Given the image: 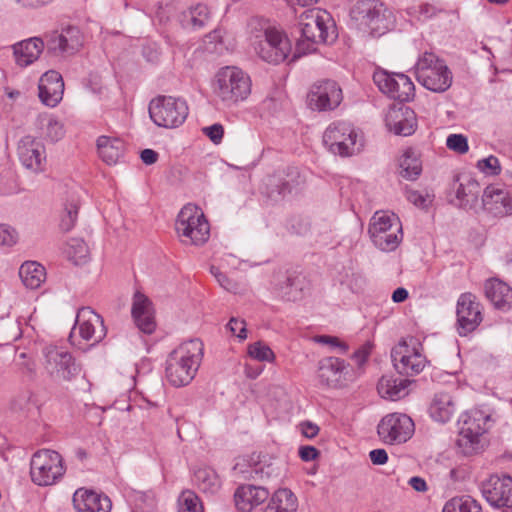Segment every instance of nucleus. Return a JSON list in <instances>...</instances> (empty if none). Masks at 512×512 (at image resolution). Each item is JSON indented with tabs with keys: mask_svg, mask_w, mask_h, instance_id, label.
<instances>
[{
	"mask_svg": "<svg viewBox=\"0 0 512 512\" xmlns=\"http://www.w3.org/2000/svg\"><path fill=\"white\" fill-rule=\"evenodd\" d=\"M204 345L200 339L183 342L166 359L165 375L174 387L188 385L195 377L202 358Z\"/></svg>",
	"mask_w": 512,
	"mask_h": 512,
	"instance_id": "nucleus-1",
	"label": "nucleus"
},
{
	"mask_svg": "<svg viewBox=\"0 0 512 512\" xmlns=\"http://www.w3.org/2000/svg\"><path fill=\"white\" fill-rule=\"evenodd\" d=\"M213 93L226 107L244 101L251 93V79L234 66L221 68L215 75Z\"/></svg>",
	"mask_w": 512,
	"mask_h": 512,
	"instance_id": "nucleus-2",
	"label": "nucleus"
},
{
	"mask_svg": "<svg viewBox=\"0 0 512 512\" xmlns=\"http://www.w3.org/2000/svg\"><path fill=\"white\" fill-rule=\"evenodd\" d=\"M415 75L422 86L435 93L445 92L452 85L451 70L444 60L433 53L425 52L419 57L415 65Z\"/></svg>",
	"mask_w": 512,
	"mask_h": 512,
	"instance_id": "nucleus-3",
	"label": "nucleus"
},
{
	"mask_svg": "<svg viewBox=\"0 0 512 512\" xmlns=\"http://www.w3.org/2000/svg\"><path fill=\"white\" fill-rule=\"evenodd\" d=\"M175 229L184 244L200 246L210 236V225L202 209L193 204H187L180 210Z\"/></svg>",
	"mask_w": 512,
	"mask_h": 512,
	"instance_id": "nucleus-4",
	"label": "nucleus"
},
{
	"mask_svg": "<svg viewBox=\"0 0 512 512\" xmlns=\"http://www.w3.org/2000/svg\"><path fill=\"white\" fill-rule=\"evenodd\" d=\"M330 16L326 12L311 10L300 16L301 40L297 51L307 53L313 44L326 43L334 39L333 25L328 26Z\"/></svg>",
	"mask_w": 512,
	"mask_h": 512,
	"instance_id": "nucleus-5",
	"label": "nucleus"
},
{
	"mask_svg": "<svg viewBox=\"0 0 512 512\" xmlns=\"http://www.w3.org/2000/svg\"><path fill=\"white\" fill-rule=\"evenodd\" d=\"M352 14L373 36L384 35L394 25L393 12L380 0H359Z\"/></svg>",
	"mask_w": 512,
	"mask_h": 512,
	"instance_id": "nucleus-6",
	"label": "nucleus"
},
{
	"mask_svg": "<svg viewBox=\"0 0 512 512\" xmlns=\"http://www.w3.org/2000/svg\"><path fill=\"white\" fill-rule=\"evenodd\" d=\"M323 143L328 150L341 157H349L362 150L363 142L357 130L348 122L330 124L323 135Z\"/></svg>",
	"mask_w": 512,
	"mask_h": 512,
	"instance_id": "nucleus-7",
	"label": "nucleus"
},
{
	"mask_svg": "<svg viewBox=\"0 0 512 512\" xmlns=\"http://www.w3.org/2000/svg\"><path fill=\"white\" fill-rule=\"evenodd\" d=\"M391 358L397 372L405 376L418 375L428 363L423 354V345L415 337L402 339L392 349Z\"/></svg>",
	"mask_w": 512,
	"mask_h": 512,
	"instance_id": "nucleus-8",
	"label": "nucleus"
},
{
	"mask_svg": "<svg viewBox=\"0 0 512 512\" xmlns=\"http://www.w3.org/2000/svg\"><path fill=\"white\" fill-rule=\"evenodd\" d=\"M62 456L54 450L41 449L35 452L30 462L31 480L38 486L57 483L65 473Z\"/></svg>",
	"mask_w": 512,
	"mask_h": 512,
	"instance_id": "nucleus-9",
	"label": "nucleus"
},
{
	"mask_svg": "<svg viewBox=\"0 0 512 512\" xmlns=\"http://www.w3.org/2000/svg\"><path fill=\"white\" fill-rule=\"evenodd\" d=\"M489 418L478 409L470 410L460 416L456 444L463 455L469 456L480 450V437L486 432L485 426Z\"/></svg>",
	"mask_w": 512,
	"mask_h": 512,
	"instance_id": "nucleus-10",
	"label": "nucleus"
},
{
	"mask_svg": "<svg viewBox=\"0 0 512 512\" xmlns=\"http://www.w3.org/2000/svg\"><path fill=\"white\" fill-rule=\"evenodd\" d=\"M151 120L159 127L176 128L182 125L189 113L186 101L172 96H158L149 103Z\"/></svg>",
	"mask_w": 512,
	"mask_h": 512,
	"instance_id": "nucleus-11",
	"label": "nucleus"
},
{
	"mask_svg": "<svg viewBox=\"0 0 512 512\" xmlns=\"http://www.w3.org/2000/svg\"><path fill=\"white\" fill-rule=\"evenodd\" d=\"M107 335L104 319L90 307L78 310L75 324L69 335V341L79 346L81 341H91V346L99 344Z\"/></svg>",
	"mask_w": 512,
	"mask_h": 512,
	"instance_id": "nucleus-12",
	"label": "nucleus"
},
{
	"mask_svg": "<svg viewBox=\"0 0 512 512\" xmlns=\"http://www.w3.org/2000/svg\"><path fill=\"white\" fill-rule=\"evenodd\" d=\"M305 182V176L297 167H287L266 178L263 193L272 201L278 202L299 193Z\"/></svg>",
	"mask_w": 512,
	"mask_h": 512,
	"instance_id": "nucleus-13",
	"label": "nucleus"
},
{
	"mask_svg": "<svg viewBox=\"0 0 512 512\" xmlns=\"http://www.w3.org/2000/svg\"><path fill=\"white\" fill-rule=\"evenodd\" d=\"M253 45L259 57L272 64L284 61L291 51V44L287 36L272 27L259 31L255 35Z\"/></svg>",
	"mask_w": 512,
	"mask_h": 512,
	"instance_id": "nucleus-14",
	"label": "nucleus"
},
{
	"mask_svg": "<svg viewBox=\"0 0 512 512\" xmlns=\"http://www.w3.org/2000/svg\"><path fill=\"white\" fill-rule=\"evenodd\" d=\"M373 80L381 92L400 102H408L415 95V86L411 79L403 73L376 71Z\"/></svg>",
	"mask_w": 512,
	"mask_h": 512,
	"instance_id": "nucleus-15",
	"label": "nucleus"
},
{
	"mask_svg": "<svg viewBox=\"0 0 512 512\" xmlns=\"http://www.w3.org/2000/svg\"><path fill=\"white\" fill-rule=\"evenodd\" d=\"M457 332L460 336H467L475 331L483 320L482 305L477 297L470 293H462L456 305Z\"/></svg>",
	"mask_w": 512,
	"mask_h": 512,
	"instance_id": "nucleus-16",
	"label": "nucleus"
},
{
	"mask_svg": "<svg viewBox=\"0 0 512 512\" xmlns=\"http://www.w3.org/2000/svg\"><path fill=\"white\" fill-rule=\"evenodd\" d=\"M43 353L45 368L52 376L71 381L81 372L80 365L68 351L56 346H48Z\"/></svg>",
	"mask_w": 512,
	"mask_h": 512,
	"instance_id": "nucleus-17",
	"label": "nucleus"
},
{
	"mask_svg": "<svg viewBox=\"0 0 512 512\" xmlns=\"http://www.w3.org/2000/svg\"><path fill=\"white\" fill-rule=\"evenodd\" d=\"M381 440L387 444L406 442L414 432V423L406 414L392 413L386 415L377 427Z\"/></svg>",
	"mask_w": 512,
	"mask_h": 512,
	"instance_id": "nucleus-18",
	"label": "nucleus"
},
{
	"mask_svg": "<svg viewBox=\"0 0 512 512\" xmlns=\"http://www.w3.org/2000/svg\"><path fill=\"white\" fill-rule=\"evenodd\" d=\"M481 493L495 508H512V476L494 474L481 483Z\"/></svg>",
	"mask_w": 512,
	"mask_h": 512,
	"instance_id": "nucleus-19",
	"label": "nucleus"
},
{
	"mask_svg": "<svg viewBox=\"0 0 512 512\" xmlns=\"http://www.w3.org/2000/svg\"><path fill=\"white\" fill-rule=\"evenodd\" d=\"M46 49L56 56L76 53L83 44L80 30L75 26H67L61 31H53L45 35Z\"/></svg>",
	"mask_w": 512,
	"mask_h": 512,
	"instance_id": "nucleus-20",
	"label": "nucleus"
},
{
	"mask_svg": "<svg viewBox=\"0 0 512 512\" xmlns=\"http://www.w3.org/2000/svg\"><path fill=\"white\" fill-rule=\"evenodd\" d=\"M342 100V89L333 80H324L315 84L308 95L310 108L317 111L334 110Z\"/></svg>",
	"mask_w": 512,
	"mask_h": 512,
	"instance_id": "nucleus-21",
	"label": "nucleus"
},
{
	"mask_svg": "<svg viewBox=\"0 0 512 512\" xmlns=\"http://www.w3.org/2000/svg\"><path fill=\"white\" fill-rule=\"evenodd\" d=\"M350 365L337 357H325L318 362L317 378L320 385L341 388L347 383Z\"/></svg>",
	"mask_w": 512,
	"mask_h": 512,
	"instance_id": "nucleus-22",
	"label": "nucleus"
},
{
	"mask_svg": "<svg viewBox=\"0 0 512 512\" xmlns=\"http://www.w3.org/2000/svg\"><path fill=\"white\" fill-rule=\"evenodd\" d=\"M17 150L20 162L27 169L34 172L44 170L46 152L44 145L40 141L30 135L24 136L19 141Z\"/></svg>",
	"mask_w": 512,
	"mask_h": 512,
	"instance_id": "nucleus-23",
	"label": "nucleus"
},
{
	"mask_svg": "<svg viewBox=\"0 0 512 512\" xmlns=\"http://www.w3.org/2000/svg\"><path fill=\"white\" fill-rule=\"evenodd\" d=\"M484 210L495 217H504L512 214V198L509 192L498 185H489L482 196Z\"/></svg>",
	"mask_w": 512,
	"mask_h": 512,
	"instance_id": "nucleus-24",
	"label": "nucleus"
},
{
	"mask_svg": "<svg viewBox=\"0 0 512 512\" xmlns=\"http://www.w3.org/2000/svg\"><path fill=\"white\" fill-rule=\"evenodd\" d=\"M41 102L49 107H55L63 97L64 82L61 74L55 70L45 72L38 85Z\"/></svg>",
	"mask_w": 512,
	"mask_h": 512,
	"instance_id": "nucleus-25",
	"label": "nucleus"
},
{
	"mask_svg": "<svg viewBox=\"0 0 512 512\" xmlns=\"http://www.w3.org/2000/svg\"><path fill=\"white\" fill-rule=\"evenodd\" d=\"M270 493L262 486L243 484L234 493L236 509L239 512H252L256 507L268 500Z\"/></svg>",
	"mask_w": 512,
	"mask_h": 512,
	"instance_id": "nucleus-26",
	"label": "nucleus"
},
{
	"mask_svg": "<svg viewBox=\"0 0 512 512\" xmlns=\"http://www.w3.org/2000/svg\"><path fill=\"white\" fill-rule=\"evenodd\" d=\"M131 313L135 325L141 332L152 334L155 331L156 322L152 303L144 294L140 292L134 294Z\"/></svg>",
	"mask_w": 512,
	"mask_h": 512,
	"instance_id": "nucleus-27",
	"label": "nucleus"
},
{
	"mask_svg": "<svg viewBox=\"0 0 512 512\" xmlns=\"http://www.w3.org/2000/svg\"><path fill=\"white\" fill-rule=\"evenodd\" d=\"M73 505L77 512H110L112 508L108 496L86 489H78L74 493Z\"/></svg>",
	"mask_w": 512,
	"mask_h": 512,
	"instance_id": "nucleus-28",
	"label": "nucleus"
},
{
	"mask_svg": "<svg viewBox=\"0 0 512 512\" xmlns=\"http://www.w3.org/2000/svg\"><path fill=\"white\" fill-rule=\"evenodd\" d=\"M386 125L396 135L409 136L417 126L415 112L409 107L393 109L386 117Z\"/></svg>",
	"mask_w": 512,
	"mask_h": 512,
	"instance_id": "nucleus-29",
	"label": "nucleus"
},
{
	"mask_svg": "<svg viewBox=\"0 0 512 512\" xmlns=\"http://www.w3.org/2000/svg\"><path fill=\"white\" fill-rule=\"evenodd\" d=\"M484 292L492 305L501 311H509L512 308V288L505 282L492 278L485 282Z\"/></svg>",
	"mask_w": 512,
	"mask_h": 512,
	"instance_id": "nucleus-30",
	"label": "nucleus"
},
{
	"mask_svg": "<svg viewBox=\"0 0 512 512\" xmlns=\"http://www.w3.org/2000/svg\"><path fill=\"white\" fill-rule=\"evenodd\" d=\"M276 290L286 301H297L302 298L303 278L295 272L280 273L277 275Z\"/></svg>",
	"mask_w": 512,
	"mask_h": 512,
	"instance_id": "nucleus-31",
	"label": "nucleus"
},
{
	"mask_svg": "<svg viewBox=\"0 0 512 512\" xmlns=\"http://www.w3.org/2000/svg\"><path fill=\"white\" fill-rule=\"evenodd\" d=\"M249 477L254 480L277 478L280 468L268 455L253 453L249 459Z\"/></svg>",
	"mask_w": 512,
	"mask_h": 512,
	"instance_id": "nucleus-32",
	"label": "nucleus"
},
{
	"mask_svg": "<svg viewBox=\"0 0 512 512\" xmlns=\"http://www.w3.org/2000/svg\"><path fill=\"white\" fill-rule=\"evenodd\" d=\"M46 43L38 37L21 41L13 46L15 59L18 65L28 66L36 61L42 53Z\"/></svg>",
	"mask_w": 512,
	"mask_h": 512,
	"instance_id": "nucleus-33",
	"label": "nucleus"
},
{
	"mask_svg": "<svg viewBox=\"0 0 512 512\" xmlns=\"http://www.w3.org/2000/svg\"><path fill=\"white\" fill-rule=\"evenodd\" d=\"M410 384L411 381L408 379L384 375L378 382L377 390L382 398L397 401L408 394V386Z\"/></svg>",
	"mask_w": 512,
	"mask_h": 512,
	"instance_id": "nucleus-34",
	"label": "nucleus"
},
{
	"mask_svg": "<svg viewBox=\"0 0 512 512\" xmlns=\"http://www.w3.org/2000/svg\"><path fill=\"white\" fill-rule=\"evenodd\" d=\"M459 182L456 188V199L459 207L463 209H472L478 203V197L481 192L479 183L471 178L465 177L462 181L459 176L455 178Z\"/></svg>",
	"mask_w": 512,
	"mask_h": 512,
	"instance_id": "nucleus-35",
	"label": "nucleus"
},
{
	"mask_svg": "<svg viewBox=\"0 0 512 512\" xmlns=\"http://www.w3.org/2000/svg\"><path fill=\"white\" fill-rule=\"evenodd\" d=\"M97 149L100 158L108 165H114L123 157L124 141L109 136H100L97 139Z\"/></svg>",
	"mask_w": 512,
	"mask_h": 512,
	"instance_id": "nucleus-36",
	"label": "nucleus"
},
{
	"mask_svg": "<svg viewBox=\"0 0 512 512\" xmlns=\"http://www.w3.org/2000/svg\"><path fill=\"white\" fill-rule=\"evenodd\" d=\"M455 412L452 396L446 392L436 393L429 406V415L440 423L448 422Z\"/></svg>",
	"mask_w": 512,
	"mask_h": 512,
	"instance_id": "nucleus-37",
	"label": "nucleus"
},
{
	"mask_svg": "<svg viewBox=\"0 0 512 512\" xmlns=\"http://www.w3.org/2000/svg\"><path fill=\"white\" fill-rule=\"evenodd\" d=\"M298 500L295 494L287 489H278L271 496L265 512H296Z\"/></svg>",
	"mask_w": 512,
	"mask_h": 512,
	"instance_id": "nucleus-38",
	"label": "nucleus"
},
{
	"mask_svg": "<svg viewBox=\"0 0 512 512\" xmlns=\"http://www.w3.org/2000/svg\"><path fill=\"white\" fill-rule=\"evenodd\" d=\"M391 230L401 232L402 227L399 219L394 214L387 215L385 213L376 212L372 217L368 228L370 238L372 239L376 234L379 236Z\"/></svg>",
	"mask_w": 512,
	"mask_h": 512,
	"instance_id": "nucleus-39",
	"label": "nucleus"
},
{
	"mask_svg": "<svg viewBox=\"0 0 512 512\" xmlns=\"http://www.w3.org/2000/svg\"><path fill=\"white\" fill-rule=\"evenodd\" d=\"M422 172V163L412 148L405 150L399 159V174L410 181L416 180Z\"/></svg>",
	"mask_w": 512,
	"mask_h": 512,
	"instance_id": "nucleus-40",
	"label": "nucleus"
},
{
	"mask_svg": "<svg viewBox=\"0 0 512 512\" xmlns=\"http://www.w3.org/2000/svg\"><path fill=\"white\" fill-rule=\"evenodd\" d=\"M19 276L27 288L36 289L44 282L46 272L45 268L37 262H25L19 269Z\"/></svg>",
	"mask_w": 512,
	"mask_h": 512,
	"instance_id": "nucleus-41",
	"label": "nucleus"
},
{
	"mask_svg": "<svg viewBox=\"0 0 512 512\" xmlns=\"http://www.w3.org/2000/svg\"><path fill=\"white\" fill-rule=\"evenodd\" d=\"M194 482L201 491L211 494L218 491L221 485L216 472L208 467L199 468L194 472Z\"/></svg>",
	"mask_w": 512,
	"mask_h": 512,
	"instance_id": "nucleus-42",
	"label": "nucleus"
},
{
	"mask_svg": "<svg viewBox=\"0 0 512 512\" xmlns=\"http://www.w3.org/2000/svg\"><path fill=\"white\" fill-rule=\"evenodd\" d=\"M480 504L471 496L453 497L447 501L442 512H481Z\"/></svg>",
	"mask_w": 512,
	"mask_h": 512,
	"instance_id": "nucleus-43",
	"label": "nucleus"
},
{
	"mask_svg": "<svg viewBox=\"0 0 512 512\" xmlns=\"http://www.w3.org/2000/svg\"><path fill=\"white\" fill-rule=\"evenodd\" d=\"M65 253L74 264L78 265L87 262L89 248L83 239L71 238L67 242Z\"/></svg>",
	"mask_w": 512,
	"mask_h": 512,
	"instance_id": "nucleus-44",
	"label": "nucleus"
},
{
	"mask_svg": "<svg viewBox=\"0 0 512 512\" xmlns=\"http://www.w3.org/2000/svg\"><path fill=\"white\" fill-rule=\"evenodd\" d=\"M42 128H45L43 134L51 142H57L63 138L65 134L64 126L61 122L51 116L40 118Z\"/></svg>",
	"mask_w": 512,
	"mask_h": 512,
	"instance_id": "nucleus-45",
	"label": "nucleus"
},
{
	"mask_svg": "<svg viewBox=\"0 0 512 512\" xmlns=\"http://www.w3.org/2000/svg\"><path fill=\"white\" fill-rule=\"evenodd\" d=\"M402 239V231L397 232L396 230H391L389 232L383 233L379 236H375L372 238V242L374 245L382 251H393L395 250L400 241Z\"/></svg>",
	"mask_w": 512,
	"mask_h": 512,
	"instance_id": "nucleus-46",
	"label": "nucleus"
},
{
	"mask_svg": "<svg viewBox=\"0 0 512 512\" xmlns=\"http://www.w3.org/2000/svg\"><path fill=\"white\" fill-rule=\"evenodd\" d=\"M248 354L251 358L258 361L272 362L275 358L274 352L271 348L261 341L250 344L248 347Z\"/></svg>",
	"mask_w": 512,
	"mask_h": 512,
	"instance_id": "nucleus-47",
	"label": "nucleus"
},
{
	"mask_svg": "<svg viewBox=\"0 0 512 512\" xmlns=\"http://www.w3.org/2000/svg\"><path fill=\"white\" fill-rule=\"evenodd\" d=\"M78 209V205L74 202L65 205L59 224L63 232H69L75 226L78 217Z\"/></svg>",
	"mask_w": 512,
	"mask_h": 512,
	"instance_id": "nucleus-48",
	"label": "nucleus"
},
{
	"mask_svg": "<svg viewBox=\"0 0 512 512\" xmlns=\"http://www.w3.org/2000/svg\"><path fill=\"white\" fill-rule=\"evenodd\" d=\"M35 405L34 394L30 390L21 391L11 402V407L15 411H29Z\"/></svg>",
	"mask_w": 512,
	"mask_h": 512,
	"instance_id": "nucleus-49",
	"label": "nucleus"
},
{
	"mask_svg": "<svg viewBox=\"0 0 512 512\" xmlns=\"http://www.w3.org/2000/svg\"><path fill=\"white\" fill-rule=\"evenodd\" d=\"M191 23L196 28L203 27L209 19V10L206 5L198 4L190 11Z\"/></svg>",
	"mask_w": 512,
	"mask_h": 512,
	"instance_id": "nucleus-50",
	"label": "nucleus"
},
{
	"mask_svg": "<svg viewBox=\"0 0 512 512\" xmlns=\"http://www.w3.org/2000/svg\"><path fill=\"white\" fill-rule=\"evenodd\" d=\"M179 501V510H203L199 497L192 491H184Z\"/></svg>",
	"mask_w": 512,
	"mask_h": 512,
	"instance_id": "nucleus-51",
	"label": "nucleus"
},
{
	"mask_svg": "<svg viewBox=\"0 0 512 512\" xmlns=\"http://www.w3.org/2000/svg\"><path fill=\"white\" fill-rule=\"evenodd\" d=\"M446 145L450 150L459 154H464L468 151L467 138L462 134H451L447 137Z\"/></svg>",
	"mask_w": 512,
	"mask_h": 512,
	"instance_id": "nucleus-52",
	"label": "nucleus"
},
{
	"mask_svg": "<svg viewBox=\"0 0 512 512\" xmlns=\"http://www.w3.org/2000/svg\"><path fill=\"white\" fill-rule=\"evenodd\" d=\"M477 167L489 175H498L501 172L500 162L497 157L490 155L478 161Z\"/></svg>",
	"mask_w": 512,
	"mask_h": 512,
	"instance_id": "nucleus-53",
	"label": "nucleus"
},
{
	"mask_svg": "<svg viewBox=\"0 0 512 512\" xmlns=\"http://www.w3.org/2000/svg\"><path fill=\"white\" fill-rule=\"evenodd\" d=\"M407 199L409 202L413 203L416 207L425 209L427 208L433 201V196L429 194H422L416 190L407 191Z\"/></svg>",
	"mask_w": 512,
	"mask_h": 512,
	"instance_id": "nucleus-54",
	"label": "nucleus"
},
{
	"mask_svg": "<svg viewBox=\"0 0 512 512\" xmlns=\"http://www.w3.org/2000/svg\"><path fill=\"white\" fill-rule=\"evenodd\" d=\"M314 340L317 343L329 345L332 348H339L343 354H345L348 350V345L335 336L320 335L316 336Z\"/></svg>",
	"mask_w": 512,
	"mask_h": 512,
	"instance_id": "nucleus-55",
	"label": "nucleus"
},
{
	"mask_svg": "<svg viewBox=\"0 0 512 512\" xmlns=\"http://www.w3.org/2000/svg\"><path fill=\"white\" fill-rule=\"evenodd\" d=\"M227 328L230 332L236 335L240 340L247 338L246 323L244 320H240L232 317L227 324Z\"/></svg>",
	"mask_w": 512,
	"mask_h": 512,
	"instance_id": "nucleus-56",
	"label": "nucleus"
},
{
	"mask_svg": "<svg viewBox=\"0 0 512 512\" xmlns=\"http://www.w3.org/2000/svg\"><path fill=\"white\" fill-rule=\"evenodd\" d=\"M203 133L210 138L214 144H219L224 135V128L221 124L215 123L203 128Z\"/></svg>",
	"mask_w": 512,
	"mask_h": 512,
	"instance_id": "nucleus-57",
	"label": "nucleus"
},
{
	"mask_svg": "<svg viewBox=\"0 0 512 512\" xmlns=\"http://www.w3.org/2000/svg\"><path fill=\"white\" fill-rule=\"evenodd\" d=\"M16 243V235L5 225H0V245L12 246Z\"/></svg>",
	"mask_w": 512,
	"mask_h": 512,
	"instance_id": "nucleus-58",
	"label": "nucleus"
},
{
	"mask_svg": "<svg viewBox=\"0 0 512 512\" xmlns=\"http://www.w3.org/2000/svg\"><path fill=\"white\" fill-rule=\"evenodd\" d=\"M319 454V451L314 446L305 445L299 448V457L305 462L315 460Z\"/></svg>",
	"mask_w": 512,
	"mask_h": 512,
	"instance_id": "nucleus-59",
	"label": "nucleus"
},
{
	"mask_svg": "<svg viewBox=\"0 0 512 512\" xmlns=\"http://www.w3.org/2000/svg\"><path fill=\"white\" fill-rule=\"evenodd\" d=\"M369 457L374 465H384L388 461V454L385 449L371 450Z\"/></svg>",
	"mask_w": 512,
	"mask_h": 512,
	"instance_id": "nucleus-60",
	"label": "nucleus"
},
{
	"mask_svg": "<svg viewBox=\"0 0 512 512\" xmlns=\"http://www.w3.org/2000/svg\"><path fill=\"white\" fill-rule=\"evenodd\" d=\"M348 286L352 290V292L357 293L362 289V286L365 282L364 278L361 274L352 273L350 278L347 280Z\"/></svg>",
	"mask_w": 512,
	"mask_h": 512,
	"instance_id": "nucleus-61",
	"label": "nucleus"
},
{
	"mask_svg": "<svg viewBox=\"0 0 512 512\" xmlns=\"http://www.w3.org/2000/svg\"><path fill=\"white\" fill-rule=\"evenodd\" d=\"M370 353H371V346L369 344H366V345H363L362 347H360L358 350H356L353 353L352 357L359 364H362L368 359Z\"/></svg>",
	"mask_w": 512,
	"mask_h": 512,
	"instance_id": "nucleus-62",
	"label": "nucleus"
},
{
	"mask_svg": "<svg viewBox=\"0 0 512 512\" xmlns=\"http://www.w3.org/2000/svg\"><path fill=\"white\" fill-rule=\"evenodd\" d=\"M301 429L302 434L308 439L314 438L319 432V427L308 421L301 424Z\"/></svg>",
	"mask_w": 512,
	"mask_h": 512,
	"instance_id": "nucleus-63",
	"label": "nucleus"
},
{
	"mask_svg": "<svg viewBox=\"0 0 512 512\" xmlns=\"http://www.w3.org/2000/svg\"><path fill=\"white\" fill-rule=\"evenodd\" d=\"M408 484L417 492H426L428 490L426 481L419 476L411 477Z\"/></svg>",
	"mask_w": 512,
	"mask_h": 512,
	"instance_id": "nucleus-64",
	"label": "nucleus"
}]
</instances>
